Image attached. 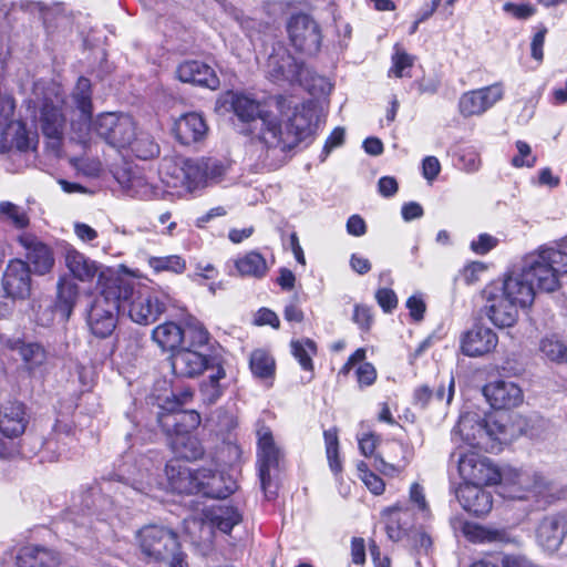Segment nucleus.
<instances>
[{
    "instance_id": "nucleus-47",
    "label": "nucleus",
    "mask_w": 567,
    "mask_h": 567,
    "mask_svg": "<svg viewBox=\"0 0 567 567\" xmlns=\"http://www.w3.org/2000/svg\"><path fill=\"white\" fill-rule=\"evenodd\" d=\"M0 219L18 229L25 228L29 225V216L25 209L8 200L0 202Z\"/></svg>"
},
{
    "instance_id": "nucleus-24",
    "label": "nucleus",
    "mask_w": 567,
    "mask_h": 567,
    "mask_svg": "<svg viewBox=\"0 0 567 567\" xmlns=\"http://www.w3.org/2000/svg\"><path fill=\"white\" fill-rule=\"evenodd\" d=\"M29 423V417L23 403L6 401L0 404V433L7 439H16L22 435Z\"/></svg>"
},
{
    "instance_id": "nucleus-21",
    "label": "nucleus",
    "mask_w": 567,
    "mask_h": 567,
    "mask_svg": "<svg viewBox=\"0 0 567 567\" xmlns=\"http://www.w3.org/2000/svg\"><path fill=\"white\" fill-rule=\"evenodd\" d=\"M483 393L494 409H513L524 400L522 389L507 380L489 382L484 386Z\"/></svg>"
},
{
    "instance_id": "nucleus-4",
    "label": "nucleus",
    "mask_w": 567,
    "mask_h": 567,
    "mask_svg": "<svg viewBox=\"0 0 567 567\" xmlns=\"http://www.w3.org/2000/svg\"><path fill=\"white\" fill-rule=\"evenodd\" d=\"M566 269L567 258L543 245L524 257L519 269L507 274L501 284L493 285L525 309L534 302L536 290L554 292L559 289L561 271Z\"/></svg>"
},
{
    "instance_id": "nucleus-37",
    "label": "nucleus",
    "mask_w": 567,
    "mask_h": 567,
    "mask_svg": "<svg viewBox=\"0 0 567 567\" xmlns=\"http://www.w3.org/2000/svg\"><path fill=\"white\" fill-rule=\"evenodd\" d=\"M56 311L66 321L71 317L79 300L80 287L69 276L60 277L58 281Z\"/></svg>"
},
{
    "instance_id": "nucleus-43",
    "label": "nucleus",
    "mask_w": 567,
    "mask_h": 567,
    "mask_svg": "<svg viewBox=\"0 0 567 567\" xmlns=\"http://www.w3.org/2000/svg\"><path fill=\"white\" fill-rule=\"evenodd\" d=\"M539 351L546 360L567 365V344L557 336L544 337L539 342Z\"/></svg>"
},
{
    "instance_id": "nucleus-1",
    "label": "nucleus",
    "mask_w": 567,
    "mask_h": 567,
    "mask_svg": "<svg viewBox=\"0 0 567 567\" xmlns=\"http://www.w3.org/2000/svg\"><path fill=\"white\" fill-rule=\"evenodd\" d=\"M34 97L27 102V111L32 120L37 122L42 133L53 140H60L63 136L66 113L63 107L70 110L71 126L78 131L79 137L85 140L91 130V117L93 112L91 82L86 78H80L66 102L55 84L41 86L35 84L33 91Z\"/></svg>"
},
{
    "instance_id": "nucleus-31",
    "label": "nucleus",
    "mask_w": 567,
    "mask_h": 567,
    "mask_svg": "<svg viewBox=\"0 0 567 567\" xmlns=\"http://www.w3.org/2000/svg\"><path fill=\"white\" fill-rule=\"evenodd\" d=\"M209 367L208 358L195 350L182 349L172 355V369L177 377L194 378Z\"/></svg>"
},
{
    "instance_id": "nucleus-14",
    "label": "nucleus",
    "mask_w": 567,
    "mask_h": 567,
    "mask_svg": "<svg viewBox=\"0 0 567 567\" xmlns=\"http://www.w3.org/2000/svg\"><path fill=\"white\" fill-rule=\"evenodd\" d=\"M265 68L269 79L279 84L301 82L305 72L303 63L297 61L282 44L272 48Z\"/></svg>"
},
{
    "instance_id": "nucleus-9",
    "label": "nucleus",
    "mask_w": 567,
    "mask_h": 567,
    "mask_svg": "<svg viewBox=\"0 0 567 567\" xmlns=\"http://www.w3.org/2000/svg\"><path fill=\"white\" fill-rule=\"evenodd\" d=\"M92 125L102 140L117 150L127 148L135 138L136 124L128 114L102 113L91 122Z\"/></svg>"
},
{
    "instance_id": "nucleus-11",
    "label": "nucleus",
    "mask_w": 567,
    "mask_h": 567,
    "mask_svg": "<svg viewBox=\"0 0 567 567\" xmlns=\"http://www.w3.org/2000/svg\"><path fill=\"white\" fill-rule=\"evenodd\" d=\"M504 96V83L495 82L491 85L462 93L458 99L457 109L464 118L478 117L493 109Z\"/></svg>"
},
{
    "instance_id": "nucleus-30",
    "label": "nucleus",
    "mask_w": 567,
    "mask_h": 567,
    "mask_svg": "<svg viewBox=\"0 0 567 567\" xmlns=\"http://www.w3.org/2000/svg\"><path fill=\"white\" fill-rule=\"evenodd\" d=\"M204 520L212 529L228 535L241 523L243 514L233 505H214L204 511Z\"/></svg>"
},
{
    "instance_id": "nucleus-6",
    "label": "nucleus",
    "mask_w": 567,
    "mask_h": 567,
    "mask_svg": "<svg viewBox=\"0 0 567 567\" xmlns=\"http://www.w3.org/2000/svg\"><path fill=\"white\" fill-rule=\"evenodd\" d=\"M122 298L123 280L110 281L95 296L86 312V323L95 337L104 339L113 333Z\"/></svg>"
},
{
    "instance_id": "nucleus-45",
    "label": "nucleus",
    "mask_w": 567,
    "mask_h": 567,
    "mask_svg": "<svg viewBox=\"0 0 567 567\" xmlns=\"http://www.w3.org/2000/svg\"><path fill=\"white\" fill-rule=\"evenodd\" d=\"M226 372L221 365H218L215 373H212L207 380L200 384V395L207 404L216 403L224 393V386L220 380L225 379Z\"/></svg>"
},
{
    "instance_id": "nucleus-10",
    "label": "nucleus",
    "mask_w": 567,
    "mask_h": 567,
    "mask_svg": "<svg viewBox=\"0 0 567 567\" xmlns=\"http://www.w3.org/2000/svg\"><path fill=\"white\" fill-rule=\"evenodd\" d=\"M64 262L70 272V278L84 284L96 280V285L100 290L106 287L110 281L122 280L114 276L111 269L86 257L84 254L72 247L65 249Z\"/></svg>"
},
{
    "instance_id": "nucleus-20",
    "label": "nucleus",
    "mask_w": 567,
    "mask_h": 567,
    "mask_svg": "<svg viewBox=\"0 0 567 567\" xmlns=\"http://www.w3.org/2000/svg\"><path fill=\"white\" fill-rule=\"evenodd\" d=\"M167 487L179 494H197L200 468L195 470L175 460L166 464Z\"/></svg>"
},
{
    "instance_id": "nucleus-61",
    "label": "nucleus",
    "mask_w": 567,
    "mask_h": 567,
    "mask_svg": "<svg viewBox=\"0 0 567 567\" xmlns=\"http://www.w3.org/2000/svg\"><path fill=\"white\" fill-rule=\"evenodd\" d=\"M205 167V179L208 182H217L225 174V166L217 159L202 158Z\"/></svg>"
},
{
    "instance_id": "nucleus-59",
    "label": "nucleus",
    "mask_w": 567,
    "mask_h": 567,
    "mask_svg": "<svg viewBox=\"0 0 567 567\" xmlns=\"http://www.w3.org/2000/svg\"><path fill=\"white\" fill-rule=\"evenodd\" d=\"M375 299L384 312H392L398 306V297L390 288L378 289Z\"/></svg>"
},
{
    "instance_id": "nucleus-35",
    "label": "nucleus",
    "mask_w": 567,
    "mask_h": 567,
    "mask_svg": "<svg viewBox=\"0 0 567 567\" xmlns=\"http://www.w3.org/2000/svg\"><path fill=\"white\" fill-rule=\"evenodd\" d=\"M204 169L203 159L184 161L182 167H175V171H178L179 174L176 176V181L172 183V186L177 187L181 185L189 192L205 186L206 179Z\"/></svg>"
},
{
    "instance_id": "nucleus-12",
    "label": "nucleus",
    "mask_w": 567,
    "mask_h": 567,
    "mask_svg": "<svg viewBox=\"0 0 567 567\" xmlns=\"http://www.w3.org/2000/svg\"><path fill=\"white\" fill-rule=\"evenodd\" d=\"M158 468L146 457L138 461V467L133 472L123 473V483H120L115 492L122 489L125 498L134 495L154 496V492L163 488V482L158 480Z\"/></svg>"
},
{
    "instance_id": "nucleus-15",
    "label": "nucleus",
    "mask_w": 567,
    "mask_h": 567,
    "mask_svg": "<svg viewBox=\"0 0 567 567\" xmlns=\"http://www.w3.org/2000/svg\"><path fill=\"white\" fill-rule=\"evenodd\" d=\"M485 299L484 311L491 322L498 328H508L518 319L519 306L509 300L494 285H489L483 291Z\"/></svg>"
},
{
    "instance_id": "nucleus-56",
    "label": "nucleus",
    "mask_w": 567,
    "mask_h": 567,
    "mask_svg": "<svg viewBox=\"0 0 567 567\" xmlns=\"http://www.w3.org/2000/svg\"><path fill=\"white\" fill-rule=\"evenodd\" d=\"M466 534L474 542H493V540H503L504 533L498 530H492L480 526L468 527Z\"/></svg>"
},
{
    "instance_id": "nucleus-62",
    "label": "nucleus",
    "mask_w": 567,
    "mask_h": 567,
    "mask_svg": "<svg viewBox=\"0 0 567 567\" xmlns=\"http://www.w3.org/2000/svg\"><path fill=\"white\" fill-rule=\"evenodd\" d=\"M352 319L361 330L368 331L373 321L371 309L367 306L357 305L354 307Z\"/></svg>"
},
{
    "instance_id": "nucleus-29",
    "label": "nucleus",
    "mask_w": 567,
    "mask_h": 567,
    "mask_svg": "<svg viewBox=\"0 0 567 567\" xmlns=\"http://www.w3.org/2000/svg\"><path fill=\"white\" fill-rule=\"evenodd\" d=\"M492 431L493 427L485 420H481L476 414H465L458 420L454 430V440L456 436L472 447H483L486 432Z\"/></svg>"
},
{
    "instance_id": "nucleus-55",
    "label": "nucleus",
    "mask_w": 567,
    "mask_h": 567,
    "mask_svg": "<svg viewBox=\"0 0 567 567\" xmlns=\"http://www.w3.org/2000/svg\"><path fill=\"white\" fill-rule=\"evenodd\" d=\"M16 101L8 93L0 94V130L14 121Z\"/></svg>"
},
{
    "instance_id": "nucleus-63",
    "label": "nucleus",
    "mask_w": 567,
    "mask_h": 567,
    "mask_svg": "<svg viewBox=\"0 0 567 567\" xmlns=\"http://www.w3.org/2000/svg\"><path fill=\"white\" fill-rule=\"evenodd\" d=\"M406 308L414 321H421L424 317L426 306L421 295H413L406 300Z\"/></svg>"
},
{
    "instance_id": "nucleus-34",
    "label": "nucleus",
    "mask_w": 567,
    "mask_h": 567,
    "mask_svg": "<svg viewBox=\"0 0 567 567\" xmlns=\"http://www.w3.org/2000/svg\"><path fill=\"white\" fill-rule=\"evenodd\" d=\"M60 557L45 547L28 545L20 549L17 556L19 567H59Z\"/></svg>"
},
{
    "instance_id": "nucleus-42",
    "label": "nucleus",
    "mask_w": 567,
    "mask_h": 567,
    "mask_svg": "<svg viewBox=\"0 0 567 567\" xmlns=\"http://www.w3.org/2000/svg\"><path fill=\"white\" fill-rule=\"evenodd\" d=\"M235 267L240 276L262 278L266 276L268 267L266 259L258 251H249L235 260Z\"/></svg>"
},
{
    "instance_id": "nucleus-7",
    "label": "nucleus",
    "mask_w": 567,
    "mask_h": 567,
    "mask_svg": "<svg viewBox=\"0 0 567 567\" xmlns=\"http://www.w3.org/2000/svg\"><path fill=\"white\" fill-rule=\"evenodd\" d=\"M169 297L163 291L147 287L132 288L123 281L121 307L127 309L130 318L138 324H151L166 311Z\"/></svg>"
},
{
    "instance_id": "nucleus-52",
    "label": "nucleus",
    "mask_w": 567,
    "mask_h": 567,
    "mask_svg": "<svg viewBox=\"0 0 567 567\" xmlns=\"http://www.w3.org/2000/svg\"><path fill=\"white\" fill-rule=\"evenodd\" d=\"M455 165L467 173H474L481 167L478 152L473 146L460 147L455 153Z\"/></svg>"
},
{
    "instance_id": "nucleus-28",
    "label": "nucleus",
    "mask_w": 567,
    "mask_h": 567,
    "mask_svg": "<svg viewBox=\"0 0 567 567\" xmlns=\"http://www.w3.org/2000/svg\"><path fill=\"white\" fill-rule=\"evenodd\" d=\"M200 478L197 494L205 497L226 498L237 488L235 480L210 468H200Z\"/></svg>"
},
{
    "instance_id": "nucleus-26",
    "label": "nucleus",
    "mask_w": 567,
    "mask_h": 567,
    "mask_svg": "<svg viewBox=\"0 0 567 567\" xmlns=\"http://www.w3.org/2000/svg\"><path fill=\"white\" fill-rule=\"evenodd\" d=\"M19 243L25 250V257L39 275L49 272L54 265V257L51 248L31 234H23Z\"/></svg>"
},
{
    "instance_id": "nucleus-41",
    "label": "nucleus",
    "mask_w": 567,
    "mask_h": 567,
    "mask_svg": "<svg viewBox=\"0 0 567 567\" xmlns=\"http://www.w3.org/2000/svg\"><path fill=\"white\" fill-rule=\"evenodd\" d=\"M386 515L385 530L391 540L399 542L405 536H410V526L406 522V518L410 516L408 508L395 506L388 509Z\"/></svg>"
},
{
    "instance_id": "nucleus-49",
    "label": "nucleus",
    "mask_w": 567,
    "mask_h": 567,
    "mask_svg": "<svg viewBox=\"0 0 567 567\" xmlns=\"http://www.w3.org/2000/svg\"><path fill=\"white\" fill-rule=\"evenodd\" d=\"M148 266L155 272H172V274H182L186 269V261L183 257L178 255H169L163 257H148L147 259Z\"/></svg>"
},
{
    "instance_id": "nucleus-32",
    "label": "nucleus",
    "mask_w": 567,
    "mask_h": 567,
    "mask_svg": "<svg viewBox=\"0 0 567 567\" xmlns=\"http://www.w3.org/2000/svg\"><path fill=\"white\" fill-rule=\"evenodd\" d=\"M177 78L182 82L193 83L209 89H217L219 80L215 71L200 61H185L177 68Z\"/></svg>"
},
{
    "instance_id": "nucleus-19",
    "label": "nucleus",
    "mask_w": 567,
    "mask_h": 567,
    "mask_svg": "<svg viewBox=\"0 0 567 567\" xmlns=\"http://www.w3.org/2000/svg\"><path fill=\"white\" fill-rule=\"evenodd\" d=\"M498 337L493 329L476 324L463 333L461 338V351L470 358L486 355L495 350Z\"/></svg>"
},
{
    "instance_id": "nucleus-57",
    "label": "nucleus",
    "mask_w": 567,
    "mask_h": 567,
    "mask_svg": "<svg viewBox=\"0 0 567 567\" xmlns=\"http://www.w3.org/2000/svg\"><path fill=\"white\" fill-rule=\"evenodd\" d=\"M410 502L417 508L423 518L430 516V508L425 498L424 489L417 483H413L410 487Z\"/></svg>"
},
{
    "instance_id": "nucleus-44",
    "label": "nucleus",
    "mask_w": 567,
    "mask_h": 567,
    "mask_svg": "<svg viewBox=\"0 0 567 567\" xmlns=\"http://www.w3.org/2000/svg\"><path fill=\"white\" fill-rule=\"evenodd\" d=\"M291 352L301 368L305 371L312 373V357L317 353L316 343L310 339L291 341ZM311 379L312 374H310L305 381L309 382Z\"/></svg>"
},
{
    "instance_id": "nucleus-3",
    "label": "nucleus",
    "mask_w": 567,
    "mask_h": 567,
    "mask_svg": "<svg viewBox=\"0 0 567 567\" xmlns=\"http://www.w3.org/2000/svg\"><path fill=\"white\" fill-rule=\"evenodd\" d=\"M457 467L462 484L503 485L505 497L549 504L559 497L553 482L540 473H528L515 468L501 471L491 458L476 451L460 453Z\"/></svg>"
},
{
    "instance_id": "nucleus-2",
    "label": "nucleus",
    "mask_w": 567,
    "mask_h": 567,
    "mask_svg": "<svg viewBox=\"0 0 567 567\" xmlns=\"http://www.w3.org/2000/svg\"><path fill=\"white\" fill-rule=\"evenodd\" d=\"M315 117L311 100L299 104L290 96L277 95L270 110L255 121L249 136L277 158L312 135Z\"/></svg>"
},
{
    "instance_id": "nucleus-58",
    "label": "nucleus",
    "mask_w": 567,
    "mask_h": 567,
    "mask_svg": "<svg viewBox=\"0 0 567 567\" xmlns=\"http://www.w3.org/2000/svg\"><path fill=\"white\" fill-rule=\"evenodd\" d=\"M547 32V28L544 24H539L530 42L532 58L538 62H542L544 59L543 48Z\"/></svg>"
},
{
    "instance_id": "nucleus-13",
    "label": "nucleus",
    "mask_w": 567,
    "mask_h": 567,
    "mask_svg": "<svg viewBox=\"0 0 567 567\" xmlns=\"http://www.w3.org/2000/svg\"><path fill=\"white\" fill-rule=\"evenodd\" d=\"M287 31L291 44L299 52L308 55L319 52L322 42L321 29L310 16H292L288 21Z\"/></svg>"
},
{
    "instance_id": "nucleus-64",
    "label": "nucleus",
    "mask_w": 567,
    "mask_h": 567,
    "mask_svg": "<svg viewBox=\"0 0 567 567\" xmlns=\"http://www.w3.org/2000/svg\"><path fill=\"white\" fill-rule=\"evenodd\" d=\"M441 172L440 161L435 156H426L422 162V175L432 183Z\"/></svg>"
},
{
    "instance_id": "nucleus-23",
    "label": "nucleus",
    "mask_w": 567,
    "mask_h": 567,
    "mask_svg": "<svg viewBox=\"0 0 567 567\" xmlns=\"http://www.w3.org/2000/svg\"><path fill=\"white\" fill-rule=\"evenodd\" d=\"M229 97L231 110L241 123V132L246 135L255 128V121L262 118L264 114L270 110L266 104L245 94L231 93Z\"/></svg>"
},
{
    "instance_id": "nucleus-5",
    "label": "nucleus",
    "mask_w": 567,
    "mask_h": 567,
    "mask_svg": "<svg viewBox=\"0 0 567 567\" xmlns=\"http://www.w3.org/2000/svg\"><path fill=\"white\" fill-rule=\"evenodd\" d=\"M192 395L188 390L183 391L179 396L174 394L175 406L158 414V424L169 437L173 451L178 456L187 460H196L203 454L197 440L190 436V432L200 424L199 414L194 410L176 409L188 402Z\"/></svg>"
},
{
    "instance_id": "nucleus-38",
    "label": "nucleus",
    "mask_w": 567,
    "mask_h": 567,
    "mask_svg": "<svg viewBox=\"0 0 567 567\" xmlns=\"http://www.w3.org/2000/svg\"><path fill=\"white\" fill-rule=\"evenodd\" d=\"M385 455L388 461L380 457L381 471L385 474L400 473L409 464L412 453L410 449L399 441H393L386 444Z\"/></svg>"
},
{
    "instance_id": "nucleus-22",
    "label": "nucleus",
    "mask_w": 567,
    "mask_h": 567,
    "mask_svg": "<svg viewBox=\"0 0 567 567\" xmlns=\"http://www.w3.org/2000/svg\"><path fill=\"white\" fill-rule=\"evenodd\" d=\"M567 534V520L564 515L545 516L536 529L537 544L549 553L558 550Z\"/></svg>"
},
{
    "instance_id": "nucleus-25",
    "label": "nucleus",
    "mask_w": 567,
    "mask_h": 567,
    "mask_svg": "<svg viewBox=\"0 0 567 567\" xmlns=\"http://www.w3.org/2000/svg\"><path fill=\"white\" fill-rule=\"evenodd\" d=\"M483 486L460 484L455 492L461 506L475 516L486 515L493 506L492 494L485 491Z\"/></svg>"
},
{
    "instance_id": "nucleus-27",
    "label": "nucleus",
    "mask_w": 567,
    "mask_h": 567,
    "mask_svg": "<svg viewBox=\"0 0 567 567\" xmlns=\"http://www.w3.org/2000/svg\"><path fill=\"white\" fill-rule=\"evenodd\" d=\"M116 178L123 190L131 197L148 200L156 198L161 193L158 186L136 169H123Z\"/></svg>"
},
{
    "instance_id": "nucleus-33",
    "label": "nucleus",
    "mask_w": 567,
    "mask_h": 567,
    "mask_svg": "<svg viewBox=\"0 0 567 567\" xmlns=\"http://www.w3.org/2000/svg\"><path fill=\"white\" fill-rule=\"evenodd\" d=\"M174 131L182 144L189 145L203 140L208 127L200 114L192 112L184 114L175 122Z\"/></svg>"
},
{
    "instance_id": "nucleus-40",
    "label": "nucleus",
    "mask_w": 567,
    "mask_h": 567,
    "mask_svg": "<svg viewBox=\"0 0 567 567\" xmlns=\"http://www.w3.org/2000/svg\"><path fill=\"white\" fill-rule=\"evenodd\" d=\"M152 338L163 350L174 351L184 341L185 331L177 323L167 321L153 330Z\"/></svg>"
},
{
    "instance_id": "nucleus-16",
    "label": "nucleus",
    "mask_w": 567,
    "mask_h": 567,
    "mask_svg": "<svg viewBox=\"0 0 567 567\" xmlns=\"http://www.w3.org/2000/svg\"><path fill=\"white\" fill-rule=\"evenodd\" d=\"M140 547L142 551L159 561L166 559L168 554L178 549L177 535L165 527L146 526L138 533Z\"/></svg>"
},
{
    "instance_id": "nucleus-18",
    "label": "nucleus",
    "mask_w": 567,
    "mask_h": 567,
    "mask_svg": "<svg viewBox=\"0 0 567 567\" xmlns=\"http://www.w3.org/2000/svg\"><path fill=\"white\" fill-rule=\"evenodd\" d=\"M2 288L11 299H27L31 293L29 265L21 259L11 260L3 274Z\"/></svg>"
},
{
    "instance_id": "nucleus-54",
    "label": "nucleus",
    "mask_w": 567,
    "mask_h": 567,
    "mask_svg": "<svg viewBox=\"0 0 567 567\" xmlns=\"http://www.w3.org/2000/svg\"><path fill=\"white\" fill-rule=\"evenodd\" d=\"M517 155L512 158V164L515 167H533L536 163V157L532 155L530 146L524 141L516 142Z\"/></svg>"
},
{
    "instance_id": "nucleus-50",
    "label": "nucleus",
    "mask_w": 567,
    "mask_h": 567,
    "mask_svg": "<svg viewBox=\"0 0 567 567\" xmlns=\"http://www.w3.org/2000/svg\"><path fill=\"white\" fill-rule=\"evenodd\" d=\"M326 453L330 470L334 475H339L342 472V463L339 457V440L338 431L336 427L326 430L323 432Z\"/></svg>"
},
{
    "instance_id": "nucleus-53",
    "label": "nucleus",
    "mask_w": 567,
    "mask_h": 567,
    "mask_svg": "<svg viewBox=\"0 0 567 567\" xmlns=\"http://www.w3.org/2000/svg\"><path fill=\"white\" fill-rule=\"evenodd\" d=\"M184 331L185 338H190L193 347H200L208 342L209 333L196 318L190 317L186 320Z\"/></svg>"
},
{
    "instance_id": "nucleus-36",
    "label": "nucleus",
    "mask_w": 567,
    "mask_h": 567,
    "mask_svg": "<svg viewBox=\"0 0 567 567\" xmlns=\"http://www.w3.org/2000/svg\"><path fill=\"white\" fill-rule=\"evenodd\" d=\"M2 141L9 147H16L19 151H28L35 142V135L29 131L25 123L16 118L0 130Z\"/></svg>"
},
{
    "instance_id": "nucleus-48",
    "label": "nucleus",
    "mask_w": 567,
    "mask_h": 567,
    "mask_svg": "<svg viewBox=\"0 0 567 567\" xmlns=\"http://www.w3.org/2000/svg\"><path fill=\"white\" fill-rule=\"evenodd\" d=\"M298 83L302 85L311 95L317 97L328 95L332 90V84L327 78L311 72L306 66L302 74V81Z\"/></svg>"
},
{
    "instance_id": "nucleus-39",
    "label": "nucleus",
    "mask_w": 567,
    "mask_h": 567,
    "mask_svg": "<svg viewBox=\"0 0 567 567\" xmlns=\"http://www.w3.org/2000/svg\"><path fill=\"white\" fill-rule=\"evenodd\" d=\"M249 369L255 379L264 382L267 386L272 384L276 361L268 351L264 349L254 350L249 358Z\"/></svg>"
},
{
    "instance_id": "nucleus-60",
    "label": "nucleus",
    "mask_w": 567,
    "mask_h": 567,
    "mask_svg": "<svg viewBox=\"0 0 567 567\" xmlns=\"http://www.w3.org/2000/svg\"><path fill=\"white\" fill-rule=\"evenodd\" d=\"M357 381L359 385L369 386L375 382L377 379V370L372 363L364 362L361 363L355 370Z\"/></svg>"
},
{
    "instance_id": "nucleus-17",
    "label": "nucleus",
    "mask_w": 567,
    "mask_h": 567,
    "mask_svg": "<svg viewBox=\"0 0 567 567\" xmlns=\"http://www.w3.org/2000/svg\"><path fill=\"white\" fill-rule=\"evenodd\" d=\"M0 342L9 350L18 352L24 370L30 375L41 374L48 362V351L38 342H24L19 338L0 336Z\"/></svg>"
},
{
    "instance_id": "nucleus-46",
    "label": "nucleus",
    "mask_w": 567,
    "mask_h": 567,
    "mask_svg": "<svg viewBox=\"0 0 567 567\" xmlns=\"http://www.w3.org/2000/svg\"><path fill=\"white\" fill-rule=\"evenodd\" d=\"M392 66L389 75L395 78L411 76L410 70L414 65L415 56L409 54L399 43L393 48Z\"/></svg>"
},
{
    "instance_id": "nucleus-51",
    "label": "nucleus",
    "mask_w": 567,
    "mask_h": 567,
    "mask_svg": "<svg viewBox=\"0 0 567 567\" xmlns=\"http://www.w3.org/2000/svg\"><path fill=\"white\" fill-rule=\"evenodd\" d=\"M127 148H130L136 157L144 161L151 159L159 153V147L152 137L148 135L137 136L136 133L134 141Z\"/></svg>"
},
{
    "instance_id": "nucleus-8",
    "label": "nucleus",
    "mask_w": 567,
    "mask_h": 567,
    "mask_svg": "<svg viewBox=\"0 0 567 567\" xmlns=\"http://www.w3.org/2000/svg\"><path fill=\"white\" fill-rule=\"evenodd\" d=\"M256 435L257 468L260 486L265 496L271 499L276 495V491L272 489L271 472L279 468L280 461L284 458V452L268 426L260 425L257 429Z\"/></svg>"
}]
</instances>
